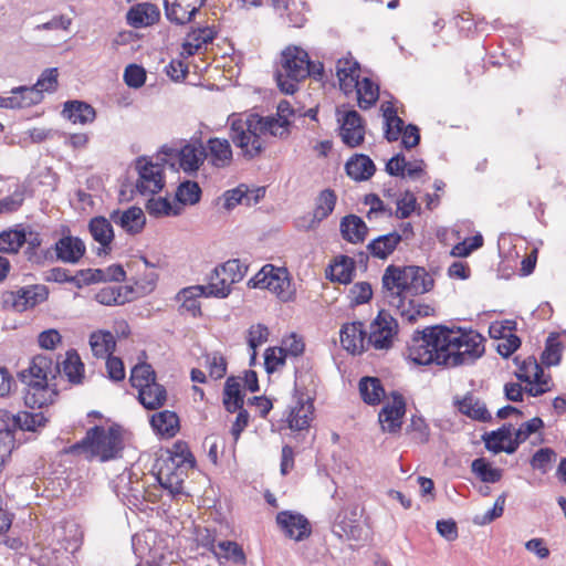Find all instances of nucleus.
Segmentation results:
<instances>
[{
	"label": "nucleus",
	"mask_w": 566,
	"mask_h": 566,
	"mask_svg": "<svg viewBox=\"0 0 566 566\" xmlns=\"http://www.w3.org/2000/svg\"><path fill=\"white\" fill-rule=\"evenodd\" d=\"M484 338L475 331H457L443 325L415 331L407 347V358L415 365L453 368L471 365L484 353Z\"/></svg>",
	"instance_id": "1"
},
{
	"label": "nucleus",
	"mask_w": 566,
	"mask_h": 566,
	"mask_svg": "<svg viewBox=\"0 0 566 566\" xmlns=\"http://www.w3.org/2000/svg\"><path fill=\"white\" fill-rule=\"evenodd\" d=\"M382 290L390 306L401 307L408 297L424 294L432 290L434 281L422 266L390 264L386 268L382 279Z\"/></svg>",
	"instance_id": "2"
},
{
	"label": "nucleus",
	"mask_w": 566,
	"mask_h": 566,
	"mask_svg": "<svg viewBox=\"0 0 566 566\" xmlns=\"http://www.w3.org/2000/svg\"><path fill=\"white\" fill-rule=\"evenodd\" d=\"M61 374L60 361H53L48 355H36L27 369L18 373L19 380L24 385V403L29 408H42L53 402L57 395L51 388L50 380Z\"/></svg>",
	"instance_id": "3"
},
{
	"label": "nucleus",
	"mask_w": 566,
	"mask_h": 566,
	"mask_svg": "<svg viewBox=\"0 0 566 566\" xmlns=\"http://www.w3.org/2000/svg\"><path fill=\"white\" fill-rule=\"evenodd\" d=\"M123 449L120 432L115 427L107 430L95 426L86 431L85 437L64 449L67 454H85L87 458L98 457L102 461L116 458Z\"/></svg>",
	"instance_id": "4"
},
{
	"label": "nucleus",
	"mask_w": 566,
	"mask_h": 566,
	"mask_svg": "<svg viewBox=\"0 0 566 566\" xmlns=\"http://www.w3.org/2000/svg\"><path fill=\"white\" fill-rule=\"evenodd\" d=\"M229 139L240 149L245 160L259 158L266 149V142L259 132L252 114H231L228 117Z\"/></svg>",
	"instance_id": "5"
},
{
	"label": "nucleus",
	"mask_w": 566,
	"mask_h": 566,
	"mask_svg": "<svg viewBox=\"0 0 566 566\" xmlns=\"http://www.w3.org/2000/svg\"><path fill=\"white\" fill-rule=\"evenodd\" d=\"M308 75V53L295 45L284 49L274 74L280 91L284 94H294L300 82Z\"/></svg>",
	"instance_id": "6"
},
{
	"label": "nucleus",
	"mask_w": 566,
	"mask_h": 566,
	"mask_svg": "<svg viewBox=\"0 0 566 566\" xmlns=\"http://www.w3.org/2000/svg\"><path fill=\"white\" fill-rule=\"evenodd\" d=\"M249 287L266 289L275 294L282 302H290L295 295L290 274L286 268L265 264L249 280Z\"/></svg>",
	"instance_id": "7"
},
{
	"label": "nucleus",
	"mask_w": 566,
	"mask_h": 566,
	"mask_svg": "<svg viewBox=\"0 0 566 566\" xmlns=\"http://www.w3.org/2000/svg\"><path fill=\"white\" fill-rule=\"evenodd\" d=\"M175 448L180 450V453L176 451L175 457H170L171 465L166 463L164 467L159 468V471L156 474V480L160 486L167 490L172 496L184 493L182 471L178 469L180 463L186 461H189L191 464L195 463L191 452L185 444L178 442L175 444Z\"/></svg>",
	"instance_id": "8"
},
{
	"label": "nucleus",
	"mask_w": 566,
	"mask_h": 566,
	"mask_svg": "<svg viewBox=\"0 0 566 566\" xmlns=\"http://www.w3.org/2000/svg\"><path fill=\"white\" fill-rule=\"evenodd\" d=\"M49 287L44 284H33L22 286L17 291H7L2 293L1 301L3 307L17 312H24L48 300Z\"/></svg>",
	"instance_id": "9"
},
{
	"label": "nucleus",
	"mask_w": 566,
	"mask_h": 566,
	"mask_svg": "<svg viewBox=\"0 0 566 566\" xmlns=\"http://www.w3.org/2000/svg\"><path fill=\"white\" fill-rule=\"evenodd\" d=\"M397 333L398 323L396 318L385 310H381L370 324L367 345H371L376 349H388L392 346V339Z\"/></svg>",
	"instance_id": "10"
},
{
	"label": "nucleus",
	"mask_w": 566,
	"mask_h": 566,
	"mask_svg": "<svg viewBox=\"0 0 566 566\" xmlns=\"http://www.w3.org/2000/svg\"><path fill=\"white\" fill-rule=\"evenodd\" d=\"M337 120L340 124L339 135L348 147L359 146L365 138V125L361 116L355 109L340 111L337 108Z\"/></svg>",
	"instance_id": "11"
},
{
	"label": "nucleus",
	"mask_w": 566,
	"mask_h": 566,
	"mask_svg": "<svg viewBox=\"0 0 566 566\" xmlns=\"http://www.w3.org/2000/svg\"><path fill=\"white\" fill-rule=\"evenodd\" d=\"M116 495L127 505L138 507L149 500L145 483L130 472L118 476L115 484Z\"/></svg>",
	"instance_id": "12"
},
{
	"label": "nucleus",
	"mask_w": 566,
	"mask_h": 566,
	"mask_svg": "<svg viewBox=\"0 0 566 566\" xmlns=\"http://www.w3.org/2000/svg\"><path fill=\"white\" fill-rule=\"evenodd\" d=\"M136 169L139 175L136 182V190L140 195H155L163 189L165 181L163 169L159 165L148 161L145 158H138Z\"/></svg>",
	"instance_id": "13"
},
{
	"label": "nucleus",
	"mask_w": 566,
	"mask_h": 566,
	"mask_svg": "<svg viewBox=\"0 0 566 566\" xmlns=\"http://www.w3.org/2000/svg\"><path fill=\"white\" fill-rule=\"evenodd\" d=\"M275 520L285 536L296 542H302L312 534L310 521L298 512L281 511Z\"/></svg>",
	"instance_id": "14"
},
{
	"label": "nucleus",
	"mask_w": 566,
	"mask_h": 566,
	"mask_svg": "<svg viewBox=\"0 0 566 566\" xmlns=\"http://www.w3.org/2000/svg\"><path fill=\"white\" fill-rule=\"evenodd\" d=\"M207 0H164L165 15L176 25H186Z\"/></svg>",
	"instance_id": "15"
},
{
	"label": "nucleus",
	"mask_w": 566,
	"mask_h": 566,
	"mask_svg": "<svg viewBox=\"0 0 566 566\" xmlns=\"http://www.w3.org/2000/svg\"><path fill=\"white\" fill-rule=\"evenodd\" d=\"M332 532L340 539L358 541L361 537V525L357 507H345L339 511L333 523Z\"/></svg>",
	"instance_id": "16"
},
{
	"label": "nucleus",
	"mask_w": 566,
	"mask_h": 566,
	"mask_svg": "<svg viewBox=\"0 0 566 566\" xmlns=\"http://www.w3.org/2000/svg\"><path fill=\"white\" fill-rule=\"evenodd\" d=\"M391 397L392 401L381 408L378 419L384 431L396 433L402 424V418L406 413V401L398 391H392Z\"/></svg>",
	"instance_id": "17"
},
{
	"label": "nucleus",
	"mask_w": 566,
	"mask_h": 566,
	"mask_svg": "<svg viewBox=\"0 0 566 566\" xmlns=\"http://www.w3.org/2000/svg\"><path fill=\"white\" fill-rule=\"evenodd\" d=\"M337 196L334 190L329 188L322 190L315 199V209L308 220V223H301L306 221V218H303L298 221L297 227L303 228L306 231L317 228L318 224L334 211Z\"/></svg>",
	"instance_id": "18"
},
{
	"label": "nucleus",
	"mask_w": 566,
	"mask_h": 566,
	"mask_svg": "<svg viewBox=\"0 0 566 566\" xmlns=\"http://www.w3.org/2000/svg\"><path fill=\"white\" fill-rule=\"evenodd\" d=\"M207 158V149L200 140L188 143L178 151L179 167L189 176L196 175Z\"/></svg>",
	"instance_id": "19"
},
{
	"label": "nucleus",
	"mask_w": 566,
	"mask_h": 566,
	"mask_svg": "<svg viewBox=\"0 0 566 566\" xmlns=\"http://www.w3.org/2000/svg\"><path fill=\"white\" fill-rule=\"evenodd\" d=\"M54 537L61 548L74 555L82 545L83 533L75 522L64 521L54 527Z\"/></svg>",
	"instance_id": "20"
},
{
	"label": "nucleus",
	"mask_w": 566,
	"mask_h": 566,
	"mask_svg": "<svg viewBox=\"0 0 566 566\" xmlns=\"http://www.w3.org/2000/svg\"><path fill=\"white\" fill-rule=\"evenodd\" d=\"M313 411L314 406L312 399L303 395L297 396L287 416L289 427L295 431L307 429L312 420Z\"/></svg>",
	"instance_id": "21"
},
{
	"label": "nucleus",
	"mask_w": 566,
	"mask_h": 566,
	"mask_svg": "<svg viewBox=\"0 0 566 566\" xmlns=\"http://www.w3.org/2000/svg\"><path fill=\"white\" fill-rule=\"evenodd\" d=\"M56 259L64 263L76 264L85 254V243L77 237L64 235L54 244Z\"/></svg>",
	"instance_id": "22"
},
{
	"label": "nucleus",
	"mask_w": 566,
	"mask_h": 566,
	"mask_svg": "<svg viewBox=\"0 0 566 566\" xmlns=\"http://www.w3.org/2000/svg\"><path fill=\"white\" fill-rule=\"evenodd\" d=\"M160 19L159 8L150 2L137 3L126 14L127 23L136 29L155 24Z\"/></svg>",
	"instance_id": "23"
},
{
	"label": "nucleus",
	"mask_w": 566,
	"mask_h": 566,
	"mask_svg": "<svg viewBox=\"0 0 566 566\" xmlns=\"http://www.w3.org/2000/svg\"><path fill=\"white\" fill-rule=\"evenodd\" d=\"M366 331L361 322L345 324L340 329L342 346L352 354H361L366 347Z\"/></svg>",
	"instance_id": "24"
},
{
	"label": "nucleus",
	"mask_w": 566,
	"mask_h": 566,
	"mask_svg": "<svg viewBox=\"0 0 566 566\" xmlns=\"http://www.w3.org/2000/svg\"><path fill=\"white\" fill-rule=\"evenodd\" d=\"M109 219L129 234L142 232L146 224L145 214L139 207H130L125 211L114 210L111 212Z\"/></svg>",
	"instance_id": "25"
},
{
	"label": "nucleus",
	"mask_w": 566,
	"mask_h": 566,
	"mask_svg": "<svg viewBox=\"0 0 566 566\" xmlns=\"http://www.w3.org/2000/svg\"><path fill=\"white\" fill-rule=\"evenodd\" d=\"M88 230L93 239L101 244L96 250L98 256L106 254L111 250V243L114 239V231L111 219L98 216L90 220Z\"/></svg>",
	"instance_id": "26"
},
{
	"label": "nucleus",
	"mask_w": 566,
	"mask_h": 566,
	"mask_svg": "<svg viewBox=\"0 0 566 566\" xmlns=\"http://www.w3.org/2000/svg\"><path fill=\"white\" fill-rule=\"evenodd\" d=\"M359 63L353 56L342 57L336 63V75L339 81V86L345 94L354 91V86L359 78Z\"/></svg>",
	"instance_id": "27"
},
{
	"label": "nucleus",
	"mask_w": 566,
	"mask_h": 566,
	"mask_svg": "<svg viewBox=\"0 0 566 566\" xmlns=\"http://www.w3.org/2000/svg\"><path fill=\"white\" fill-rule=\"evenodd\" d=\"M62 115L73 124L86 125L96 118L94 107L84 101H66L63 105Z\"/></svg>",
	"instance_id": "28"
},
{
	"label": "nucleus",
	"mask_w": 566,
	"mask_h": 566,
	"mask_svg": "<svg viewBox=\"0 0 566 566\" xmlns=\"http://www.w3.org/2000/svg\"><path fill=\"white\" fill-rule=\"evenodd\" d=\"M457 406L462 415L472 420L480 422H490L492 420L485 402L471 394L465 395L461 400H457Z\"/></svg>",
	"instance_id": "29"
},
{
	"label": "nucleus",
	"mask_w": 566,
	"mask_h": 566,
	"mask_svg": "<svg viewBox=\"0 0 566 566\" xmlns=\"http://www.w3.org/2000/svg\"><path fill=\"white\" fill-rule=\"evenodd\" d=\"M339 230L343 239L354 244L364 242L368 233V227L356 214L345 216L340 221Z\"/></svg>",
	"instance_id": "30"
},
{
	"label": "nucleus",
	"mask_w": 566,
	"mask_h": 566,
	"mask_svg": "<svg viewBox=\"0 0 566 566\" xmlns=\"http://www.w3.org/2000/svg\"><path fill=\"white\" fill-rule=\"evenodd\" d=\"M137 390V399L139 403L147 410H157L166 403L167 390L157 381H153Z\"/></svg>",
	"instance_id": "31"
},
{
	"label": "nucleus",
	"mask_w": 566,
	"mask_h": 566,
	"mask_svg": "<svg viewBox=\"0 0 566 566\" xmlns=\"http://www.w3.org/2000/svg\"><path fill=\"white\" fill-rule=\"evenodd\" d=\"M205 296L206 292L201 285H193L182 289L177 294V301L181 302L179 311L181 314H189L192 317L201 315V307L198 297Z\"/></svg>",
	"instance_id": "32"
},
{
	"label": "nucleus",
	"mask_w": 566,
	"mask_h": 566,
	"mask_svg": "<svg viewBox=\"0 0 566 566\" xmlns=\"http://www.w3.org/2000/svg\"><path fill=\"white\" fill-rule=\"evenodd\" d=\"M400 242L401 235H399V232L392 231L371 240L367 244V250L371 256L385 260L397 249Z\"/></svg>",
	"instance_id": "33"
},
{
	"label": "nucleus",
	"mask_w": 566,
	"mask_h": 566,
	"mask_svg": "<svg viewBox=\"0 0 566 566\" xmlns=\"http://www.w3.org/2000/svg\"><path fill=\"white\" fill-rule=\"evenodd\" d=\"M206 149L214 167H226L232 160V149L229 139L211 137L207 142Z\"/></svg>",
	"instance_id": "34"
},
{
	"label": "nucleus",
	"mask_w": 566,
	"mask_h": 566,
	"mask_svg": "<svg viewBox=\"0 0 566 566\" xmlns=\"http://www.w3.org/2000/svg\"><path fill=\"white\" fill-rule=\"evenodd\" d=\"M254 124H256L259 132L262 136L270 134L271 136L285 138L289 135V126L291 124L287 118H279L275 116H261L252 114Z\"/></svg>",
	"instance_id": "35"
},
{
	"label": "nucleus",
	"mask_w": 566,
	"mask_h": 566,
	"mask_svg": "<svg viewBox=\"0 0 566 566\" xmlns=\"http://www.w3.org/2000/svg\"><path fill=\"white\" fill-rule=\"evenodd\" d=\"M348 177L356 181L368 180L376 171L374 161L364 154L355 155L345 165Z\"/></svg>",
	"instance_id": "36"
},
{
	"label": "nucleus",
	"mask_w": 566,
	"mask_h": 566,
	"mask_svg": "<svg viewBox=\"0 0 566 566\" xmlns=\"http://www.w3.org/2000/svg\"><path fill=\"white\" fill-rule=\"evenodd\" d=\"M150 426L156 433L171 438L179 430V418L175 411H158L150 417Z\"/></svg>",
	"instance_id": "37"
},
{
	"label": "nucleus",
	"mask_w": 566,
	"mask_h": 566,
	"mask_svg": "<svg viewBox=\"0 0 566 566\" xmlns=\"http://www.w3.org/2000/svg\"><path fill=\"white\" fill-rule=\"evenodd\" d=\"M381 112L385 120V138L390 143L397 142L406 128L403 119L397 115L391 102L384 103Z\"/></svg>",
	"instance_id": "38"
},
{
	"label": "nucleus",
	"mask_w": 566,
	"mask_h": 566,
	"mask_svg": "<svg viewBox=\"0 0 566 566\" xmlns=\"http://www.w3.org/2000/svg\"><path fill=\"white\" fill-rule=\"evenodd\" d=\"M358 388L363 401L369 406L380 403L386 395L381 380L377 377H363L359 380Z\"/></svg>",
	"instance_id": "39"
},
{
	"label": "nucleus",
	"mask_w": 566,
	"mask_h": 566,
	"mask_svg": "<svg viewBox=\"0 0 566 566\" xmlns=\"http://www.w3.org/2000/svg\"><path fill=\"white\" fill-rule=\"evenodd\" d=\"M355 273V261L347 255H339L334 263L329 265L327 277L332 282L348 284L353 281Z\"/></svg>",
	"instance_id": "40"
},
{
	"label": "nucleus",
	"mask_w": 566,
	"mask_h": 566,
	"mask_svg": "<svg viewBox=\"0 0 566 566\" xmlns=\"http://www.w3.org/2000/svg\"><path fill=\"white\" fill-rule=\"evenodd\" d=\"M90 345L94 356L107 358L115 350L116 340L109 331L93 332L90 336Z\"/></svg>",
	"instance_id": "41"
},
{
	"label": "nucleus",
	"mask_w": 566,
	"mask_h": 566,
	"mask_svg": "<svg viewBox=\"0 0 566 566\" xmlns=\"http://www.w3.org/2000/svg\"><path fill=\"white\" fill-rule=\"evenodd\" d=\"M354 90L357 94L358 106L361 109H369L379 98V86L369 77L357 78Z\"/></svg>",
	"instance_id": "42"
},
{
	"label": "nucleus",
	"mask_w": 566,
	"mask_h": 566,
	"mask_svg": "<svg viewBox=\"0 0 566 566\" xmlns=\"http://www.w3.org/2000/svg\"><path fill=\"white\" fill-rule=\"evenodd\" d=\"M132 293L133 290L128 286H106L95 294V300L107 306L123 305L130 301Z\"/></svg>",
	"instance_id": "43"
},
{
	"label": "nucleus",
	"mask_w": 566,
	"mask_h": 566,
	"mask_svg": "<svg viewBox=\"0 0 566 566\" xmlns=\"http://www.w3.org/2000/svg\"><path fill=\"white\" fill-rule=\"evenodd\" d=\"M61 373L65 375L72 384H81L84 377V364L76 350L71 349L65 354V358L60 363Z\"/></svg>",
	"instance_id": "44"
},
{
	"label": "nucleus",
	"mask_w": 566,
	"mask_h": 566,
	"mask_svg": "<svg viewBox=\"0 0 566 566\" xmlns=\"http://www.w3.org/2000/svg\"><path fill=\"white\" fill-rule=\"evenodd\" d=\"M244 396L241 391V385L234 377H229L223 388V406L230 413L243 408Z\"/></svg>",
	"instance_id": "45"
},
{
	"label": "nucleus",
	"mask_w": 566,
	"mask_h": 566,
	"mask_svg": "<svg viewBox=\"0 0 566 566\" xmlns=\"http://www.w3.org/2000/svg\"><path fill=\"white\" fill-rule=\"evenodd\" d=\"M27 242L24 229H8L0 232V252L15 254Z\"/></svg>",
	"instance_id": "46"
},
{
	"label": "nucleus",
	"mask_w": 566,
	"mask_h": 566,
	"mask_svg": "<svg viewBox=\"0 0 566 566\" xmlns=\"http://www.w3.org/2000/svg\"><path fill=\"white\" fill-rule=\"evenodd\" d=\"M232 284L228 279H224L222 273L218 271V266L213 269L209 276V282L207 285H201L206 292V297H218L224 298L227 297L232 290Z\"/></svg>",
	"instance_id": "47"
},
{
	"label": "nucleus",
	"mask_w": 566,
	"mask_h": 566,
	"mask_svg": "<svg viewBox=\"0 0 566 566\" xmlns=\"http://www.w3.org/2000/svg\"><path fill=\"white\" fill-rule=\"evenodd\" d=\"M397 313L409 323H415L418 317H427L433 314L434 308L428 304L419 303L413 298L403 300L401 307H396Z\"/></svg>",
	"instance_id": "48"
},
{
	"label": "nucleus",
	"mask_w": 566,
	"mask_h": 566,
	"mask_svg": "<svg viewBox=\"0 0 566 566\" xmlns=\"http://www.w3.org/2000/svg\"><path fill=\"white\" fill-rule=\"evenodd\" d=\"M471 471L483 483H496L502 479L503 471L499 468H493L489 460L485 458H476L471 463Z\"/></svg>",
	"instance_id": "49"
},
{
	"label": "nucleus",
	"mask_w": 566,
	"mask_h": 566,
	"mask_svg": "<svg viewBox=\"0 0 566 566\" xmlns=\"http://www.w3.org/2000/svg\"><path fill=\"white\" fill-rule=\"evenodd\" d=\"M201 193L197 181L185 180L177 187L175 198L182 206H193L200 201Z\"/></svg>",
	"instance_id": "50"
},
{
	"label": "nucleus",
	"mask_w": 566,
	"mask_h": 566,
	"mask_svg": "<svg viewBox=\"0 0 566 566\" xmlns=\"http://www.w3.org/2000/svg\"><path fill=\"white\" fill-rule=\"evenodd\" d=\"M563 345L559 340L558 334L552 333L545 343V349L541 355L542 364L547 367L556 366L562 359Z\"/></svg>",
	"instance_id": "51"
},
{
	"label": "nucleus",
	"mask_w": 566,
	"mask_h": 566,
	"mask_svg": "<svg viewBox=\"0 0 566 566\" xmlns=\"http://www.w3.org/2000/svg\"><path fill=\"white\" fill-rule=\"evenodd\" d=\"M146 210L150 216L156 218L161 216L177 217L182 211L181 207L172 206L169 199L164 197L148 199Z\"/></svg>",
	"instance_id": "52"
},
{
	"label": "nucleus",
	"mask_w": 566,
	"mask_h": 566,
	"mask_svg": "<svg viewBox=\"0 0 566 566\" xmlns=\"http://www.w3.org/2000/svg\"><path fill=\"white\" fill-rule=\"evenodd\" d=\"M153 381H156V373L151 365L147 363H140L132 368L129 377L132 387L139 389Z\"/></svg>",
	"instance_id": "53"
},
{
	"label": "nucleus",
	"mask_w": 566,
	"mask_h": 566,
	"mask_svg": "<svg viewBox=\"0 0 566 566\" xmlns=\"http://www.w3.org/2000/svg\"><path fill=\"white\" fill-rule=\"evenodd\" d=\"M557 459V453L552 448H541L531 458L530 465L533 470L546 474Z\"/></svg>",
	"instance_id": "54"
},
{
	"label": "nucleus",
	"mask_w": 566,
	"mask_h": 566,
	"mask_svg": "<svg viewBox=\"0 0 566 566\" xmlns=\"http://www.w3.org/2000/svg\"><path fill=\"white\" fill-rule=\"evenodd\" d=\"M18 429L23 431H35L38 428L44 427L48 419L42 412L21 411L17 413L14 419Z\"/></svg>",
	"instance_id": "55"
},
{
	"label": "nucleus",
	"mask_w": 566,
	"mask_h": 566,
	"mask_svg": "<svg viewBox=\"0 0 566 566\" xmlns=\"http://www.w3.org/2000/svg\"><path fill=\"white\" fill-rule=\"evenodd\" d=\"M218 271L228 279L231 284L240 282L247 274L248 266L239 259H231L218 265Z\"/></svg>",
	"instance_id": "56"
},
{
	"label": "nucleus",
	"mask_w": 566,
	"mask_h": 566,
	"mask_svg": "<svg viewBox=\"0 0 566 566\" xmlns=\"http://www.w3.org/2000/svg\"><path fill=\"white\" fill-rule=\"evenodd\" d=\"M24 199L25 188L18 186L11 195L0 199V216L18 211L23 205Z\"/></svg>",
	"instance_id": "57"
},
{
	"label": "nucleus",
	"mask_w": 566,
	"mask_h": 566,
	"mask_svg": "<svg viewBox=\"0 0 566 566\" xmlns=\"http://www.w3.org/2000/svg\"><path fill=\"white\" fill-rule=\"evenodd\" d=\"M57 76L59 71L56 67L45 69L39 76L33 87H36V90H39L42 95L43 92H55L57 87Z\"/></svg>",
	"instance_id": "58"
},
{
	"label": "nucleus",
	"mask_w": 566,
	"mask_h": 566,
	"mask_svg": "<svg viewBox=\"0 0 566 566\" xmlns=\"http://www.w3.org/2000/svg\"><path fill=\"white\" fill-rule=\"evenodd\" d=\"M146 71L137 64H129L124 71V81L128 87L139 88L146 82Z\"/></svg>",
	"instance_id": "59"
},
{
	"label": "nucleus",
	"mask_w": 566,
	"mask_h": 566,
	"mask_svg": "<svg viewBox=\"0 0 566 566\" xmlns=\"http://www.w3.org/2000/svg\"><path fill=\"white\" fill-rule=\"evenodd\" d=\"M352 305H361L373 297V289L368 282L355 283L349 290Z\"/></svg>",
	"instance_id": "60"
},
{
	"label": "nucleus",
	"mask_w": 566,
	"mask_h": 566,
	"mask_svg": "<svg viewBox=\"0 0 566 566\" xmlns=\"http://www.w3.org/2000/svg\"><path fill=\"white\" fill-rule=\"evenodd\" d=\"M218 547L223 553V557L231 559L237 564H244L247 558L242 547L233 541H221L218 543Z\"/></svg>",
	"instance_id": "61"
},
{
	"label": "nucleus",
	"mask_w": 566,
	"mask_h": 566,
	"mask_svg": "<svg viewBox=\"0 0 566 566\" xmlns=\"http://www.w3.org/2000/svg\"><path fill=\"white\" fill-rule=\"evenodd\" d=\"M247 185L241 184L233 189H229L223 192V207L227 210H232L238 205H244V199L247 198Z\"/></svg>",
	"instance_id": "62"
},
{
	"label": "nucleus",
	"mask_w": 566,
	"mask_h": 566,
	"mask_svg": "<svg viewBox=\"0 0 566 566\" xmlns=\"http://www.w3.org/2000/svg\"><path fill=\"white\" fill-rule=\"evenodd\" d=\"M286 356L280 347H270L264 352V366L269 374L285 364Z\"/></svg>",
	"instance_id": "63"
},
{
	"label": "nucleus",
	"mask_w": 566,
	"mask_h": 566,
	"mask_svg": "<svg viewBox=\"0 0 566 566\" xmlns=\"http://www.w3.org/2000/svg\"><path fill=\"white\" fill-rule=\"evenodd\" d=\"M417 199L410 191H406L403 197L397 200L396 217L407 219L416 210Z\"/></svg>",
	"instance_id": "64"
}]
</instances>
